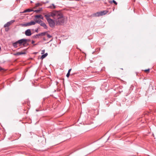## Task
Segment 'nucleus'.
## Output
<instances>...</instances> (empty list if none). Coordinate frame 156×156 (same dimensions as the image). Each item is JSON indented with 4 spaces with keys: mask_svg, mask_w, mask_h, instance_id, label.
Segmentation results:
<instances>
[{
    "mask_svg": "<svg viewBox=\"0 0 156 156\" xmlns=\"http://www.w3.org/2000/svg\"><path fill=\"white\" fill-rule=\"evenodd\" d=\"M43 21L40 20H36V21H35V22H36V23H38L39 24H41Z\"/></svg>",
    "mask_w": 156,
    "mask_h": 156,
    "instance_id": "obj_17",
    "label": "nucleus"
},
{
    "mask_svg": "<svg viewBox=\"0 0 156 156\" xmlns=\"http://www.w3.org/2000/svg\"><path fill=\"white\" fill-rule=\"evenodd\" d=\"M35 18H40L41 19H43V17L41 15H37L35 16Z\"/></svg>",
    "mask_w": 156,
    "mask_h": 156,
    "instance_id": "obj_14",
    "label": "nucleus"
},
{
    "mask_svg": "<svg viewBox=\"0 0 156 156\" xmlns=\"http://www.w3.org/2000/svg\"><path fill=\"white\" fill-rule=\"evenodd\" d=\"M37 44H34V46H35V45H37Z\"/></svg>",
    "mask_w": 156,
    "mask_h": 156,
    "instance_id": "obj_30",
    "label": "nucleus"
},
{
    "mask_svg": "<svg viewBox=\"0 0 156 156\" xmlns=\"http://www.w3.org/2000/svg\"><path fill=\"white\" fill-rule=\"evenodd\" d=\"M48 8L50 9H55V6L53 4H52V5L50 6Z\"/></svg>",
    "mask_w": 156,
    "mask_h": 156,
    "instance_id": "obj_18",
    "label": "nucleus"
},
{
    "mask_svg": "<svg viewBox=\"0 0 156 156\" xmlns=\"http://www.w3.org/2000/svg\"><path fill=\"white\" fill-rule=\"evenodd\" d=\"M34 42H35V41H34L32 40V44H34Z\"/></svg>",
    "mask_w": 156,
    "mask_h": 156,
    "instance_id": "obj_28",
    "label": "nucleus"
},
{
    "mask_svg": "<svg viewBox=\"0 0 156 156\" xmlns=\"http://www.w3.org/2000/svg\"><path fill=\"white\" fill-rule=\"evenodd\" d=\"M26 40H24V38H23L19 40H18L16 42L12 43L13 46L15 48H17L18 47V44H19V46H21L22 45L24 47H26V45H25V42H26Z\"/></svg>",
    "mask_w": 156,
    "mask_h": 156,
    "instance_id": "obj_2",
    "label": "nucleus"
},
{
    "mask_svg": "<svg viewBox=\"0 0 156 156\" xmlns=\"http://www.w3.org/2000/svg\"><path fill=\"white\" fill-rule=\"evenodd\" d=\"M41 9H42V8H41L40 10H36L34 11V12H40L41 10Z\"/></svg>",
    "mask_w": 156,
    "mask_h": 156,
    "instance_id": "obj_24",
    "label": "nucleus"
},
{
    "mask_svg": "<svg viewBox=\"0 0 156 156\" xmlns=\"http://www.w3.org/2000/svg\"><path fill=\"white\" fill-rule=\"evenodd\" d=\"M40 25L41 26L43 27L45 29H47V28L46 25L43 22L40 24Z\"/></svg>",
    "mask_w": 156,
    "mask_h": 156,
    "instance_id": "obj_9",
    "label": "nucleus"
},
{
    "mask_svg": "<svg viewBox=\"0 0 156 156\" xmlns=\"http://www.w3.org/2000/svg\"><path fill=\"white\" fill-rule=\"evenodd\" d=\"M11 22H8L6 23L4 25V27H8L11 25Z\"/></svg>",
    "mask_w": 156,
    "mask_h": 156,
    "instance_id": "obj_13",
    "label": "nucleus"
},
{
    "mask_svg": "<svg viewBox=\"0 0 156 156\" xmlns=\"http://www.w3.org/2000/svg\"><path fill=\"white\" fill-rule=\"evenodd\" d=\"M109 3L110 4H112V3H114L115 5H117V2L114 0H113L112 1H109Z\"/></svg>",
    "mask_w": 156,
    "mask_h": 156,
    "instance_id": "obj_15",
    "label": "nucleus"
},
{
    "mask_svg": "<svg viewBox=\"0 0 156 156\" xmlns=\"http://www.w3.org/2000/svg\"><path fill=\"white\" fill-rule=\"evenodd\" d=\"M48 55V53H45V54L42 55H41V57L40 58L41 59H43L44 58H45Z\"/></svg>",
    "mask_w": 156,
    "mask_h": 156,
    "instance_id": "obj_10",
    "label": "nucleus"
},
{
    "mask_svg": "<svg viewBox=\"0 0 156 156\" xmlns=\"http://www.w3.org/2000/svg\"><path fill=\"white\" fill-rule=\"evenodd\" d=\"M47 20L49 19L50 17H52L55 19L56 25H62L65 22V18L61 12L58 11H54L47 13L44 15Z\"/></svg>",
    "mask_w": 156,
    "mask_h": 156,
    "instance_id": "obj_1",
    "label": "nucleus"
},
{
    "mask_svg": "<svg viewBox=\"0 0 156 156\" xmlns=\"http://www.w3.org/2000/svg\"><path fill=\"white\" fill-rule=\"evenodd\" d=\"M100 13L101 15V16L104 15L106 14H107L108 12V11L107 10H103L100 11Z\"/></svg>",
    "mask_w": 156,
    "mask_h": 156,
    "instance_id": "obj_7",
    "label": "nucleus"
},
{
    "mask_svg": "<svg viewBox=\"0 0 156 156\" xmlns=\"http://www.w3.org/2000/svg\"><path fill=\"white\" fill-rule=\"evenodd\" d=\"M47 20L49 24V26L53 28L54 27L55 24L56 25V23L55 21V20L54 21L51 19H48Z\"/></svg>",
    "mask_w": 156,
    "mask_h": 156,
    "instance_id": "obj_3",
    "label": "nucleus"
},
{
    "mask_svg": "<svg viewBox=\"0 0 156 156\" xmlns=\"http://www.w3.org/2000/svg\"><path fill=\"white\" fill-rule=\"evenodd\" d=\"M8 30H9V28H8V29H5V31H8Z\"/></svg>",
    "mask_w": 156,
    "mask_h": 156,
    "instance_id": "obj_31",
    "label": "nucleus"
},
{
    "mask_svg": "<svg viewBox=\"0 0 156 156\" xmlns=\"http://www.w3.org/2000/svg\"><path fill=\"white\" fill-rule=\"evenodd\" d=\"M149 71H150V69H146L145 70V72H149Z\"/></svg>",
    "mask_w": 156,
    "mask_h": 156,
    "instance_id": "obj_23",
    "label": "nucleus"
},
{
    "mask_svg": "<svg viewBox=\"0 0 156 156\" xmlns=\"http://www.w3.org/2000/svg\"><path fill=\"white\" fill-rule=\"evenodd\" d=\"M26 54V52H19L16 53H15L14 54V55L16 56L17 55H20L23 54Z\"/></svg>",
    "mask_w": 156,
    "mask_h": 156,
    "instance_id": "obj_8",
    "label": "nucleus"
},
{
    "mask_svg": "<svg viewBox=\"0 0 156 156\" xmlns=\"http://www.w3.org/2000/svg\"><path fill=\"white\" fill-rule=\"evenodd\" d=\"M47 32H43L40 33L41 36H44L46 34Z\"/></svg>",
    "mask_w": 156,
    "mask_h": 156,
    "instance_id": "obj_19",
    "label": "nucleus"
},
{
    "mask_svg": "<svg viewBox=\"0 0 156 156\" xmlns=\"http://www.w3.org/2000/svg\"><path fill=\"white\" fill-rule=\"evenodd\" d=\"M2 68H1V69H0V70H2Z\"/></svg>",
    "mask_w": 156,
    "mask_h": 156,
    "instance_id": "obj_33",
    "label": "nucleus"
},
{
    "mask_svg": "<svg viewBox=\"0 0 156 156\" xmlns=\"http://www.w3.org/2000/svg\"><path fill=\"white\" fill-rule=\"evenodd\" d=\"M24 39L26 40V42H25V45H26V46L29 45V44L28 43V42H29L30 41V39Z\"/></svg>",
    "mask_w": 156,
    "mask_h": 156,
    "instance_id": "obj_11",
    "label": "nucleus"
},
{
    "mask_svg": "<svg viewBox=\"0 0 156 156\" xmlns=\"http://www.w3.org/2000/svg\"><path fill=\"white\" fill-rule=\"evenodd\" d=\"M43 40H44V41H45V38H44H44H43Z\"/></svg>",
    "mask_w": 156,
    "mask_h": 156,
    "instance_id": "obj_32",
    "label": "nucleus"
},
{
    "mask_svg": "<svg viewBox=\"0 0 156 156\" xmlns=\"http://www.w3.org/2000/svg\"><path fill=\"white\" fill-rule=\"evenodd\" d=\"M33 11V10L32 9H28L25 10L23 12H30Z\"/></svg>",
    "mask_w": 156,
    "mask_h": 156,
    "instance_id": "obj_12",
    "label": "nucleus"
},
{
    "mask_svg": "<svg viewBox=\"0 0 156 156\" xmlns=\"http://www.w3.org/2000/svg\"><path fill=\"white\" fill-rule=\"evenodd\" d=\"M15 21L14 20H11V21H9V22H11V24L12 23L14 22H15Z\"/></svg>",
    "mask_w": 156,
    "mask_h": 156,
    "instance_id": "obj_25",
    "label": "nucleus"
},
{
    "mask_svg": "<svg viewBox=\"0 0 156 156\" xmlns=\"http://www.w3.org/2000/svg\"><path fill=\"white\" fill-rule=\"evenodd\" d=\"M100 12H97L95 13H94L92 14V16H95V17H98V16H101V15L100 13Z\"/></svg>",
    "mask_w": 156,
    "mask_h": 156,
    "instance_id": "obj_6",
    "label": "nucleus"
},
{
    "mask_svg": "<svg viewBox=\"0 0 156 156\" xmlns=\"http://www.w3.org/2000/svg\"><path fill=\"white\" fill-rule=\"evenodd\" d=\"M46 35H47L48 37L49 38H50L52 37V36L51 35L48 34H46Z\"/></svg>",
    "mask_w": 156,
    "mask_h": 156,
    "instance_id": "obj_21",
    "label": "nucleus"
},
{
    "mask_svg": "<svg viewBox=\"0 0 156 156\" xmlns=\"http://www.w3.org/2000/svg\"><path fill=\"white\" fill-rule=\"evenodd\" d=\"M44 51H45V50H42V51H41V54H44Z\"/></svg>",
    "mask_w": 156,
    "mask_h": 156,
    "instance_id": "obj_26",
    "label": "nucleus"
},
{
    "mask_svg": "<svg viewBox=\"0 0 156 156\" xmlns=\"http://www.w3.org/2000/svg\"><path fill=\"white\" fill-rule=\"evenodd\" d=\"M42 5V4L39 3H37L36 4V7H38L39 6H41Z\"/></svg>",
    "mask_w": 156,
    "mask_h": 156,
    "instance_id": "obj_20",
    "label": "nucleus"
},
{
    "mask_svg": "<svg viewBox=\"0 0 156 156\" xmlns=\"http://www.w3.org/2000/svg\"><path fill=\"white\" fill-rule=\"evenodd\" d=\"M40 36H41V35H40V34H37L36 35H34V36H33V37L34 38H37L38 37Z\"/></svg>",
    "mask_w": 156,
    "mask_h": 156,
    "instance_id": "obj_16",
    "label": "nucleus"
},
{
    "mask_svg": "<svg viewBox=\"0 0 156 156\" xmlns=\"http://www.w3.org/2000/svg\"><path fill=\"white\" fill-rule=\"evenodd\" d=\"M70 73H68L66 74V76H67V77L68 78L69 76V75H70Z\"/></svg>",
    "mask_w": 156,
    "mask_h": 156,
    "instance_id": "obj_22",
    "label": "nucleus"
},
{
    "mask_svg": "<svg viewBox=\"0 0 156 156\" xmlns=\"http://www.w3.org/2000/svg\"><path fill=\"white\" fill-rule=\"evenodd\" d=\"M71 70H72V69H69V70H68V73H70V71H71Z\"/></svg>",
    "mask_w": 156,
    "mask_h": 156,
    "instance_id": "obj_27",
    "label": "nucleus"
},
{
    "mask_svg": "<svg viewBox=\"0 0 156 156\" xmlns=\"http://www.w3.org/2000/svg\"><path fill=\"white\" fill-rule=\"evenodd\" d=\"M25 34L27 36H30L32 34L30 29H28L25 31Z\"/></svg>",
    "mask_w": 156,
    "mask_h": 156,
    "instance_id": "obj_5",
    "label": "nucleus"
},
{
    "mask_svg": "<svg viewBox=\"0 0 156 156\" xmlns=\"http://www.w3.org/2000/svg\"><path fill=\"white\" fill-rule=\"evenodd\" d=\"M35 21H31L30 22L26 23H21L20 25L22 27H27L30 26L32 25H34L35 24Z\"/></svg>",
    "mask_w": 156,
    "mask_h": 156,
    "instance_id": "obj_4",
    "label": "nucleus"
},
{
    "mask_svg": "<svg viewBox=\"0 0 156 156\" xmlns=\"http://www.w3.org/2000/svg\"><path fill=\"white\" fill-rule=\"evenodd\" d=\"M35 32H38V29H37V30H35Z\"/></svg>",
    "mask_w": 156,
    "mask_h": 156,
    "instance_id": "obj_29",
    "label": "nucleus"
}]
</instances>
